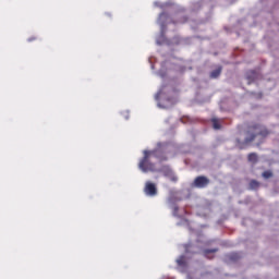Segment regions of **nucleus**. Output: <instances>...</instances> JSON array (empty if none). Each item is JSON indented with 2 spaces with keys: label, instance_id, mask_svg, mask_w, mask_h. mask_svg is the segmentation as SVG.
<instances>
[{
  "label": "nucleus",
  "instance_id": "nucleus-1",
  "mask_svg": "<svg viewBox=\"0 0 279 279\" xmlns=\"http://www.w3.org/2000/svg\"><path fill=\"white\" fill-rule=\"evenodd\" d=\"M270 134L269 130L267 128L260 125V124H253L250 125L246 132V137L244 140V143H252L256 140V136H262V138H267V135Z\"/></svg>",
  "mask_w": 279,
  "mask_h": 279
},
{
  "label": "nucleus",
  "instance_id": "nucleus-2",
  "mask_svg": "<svg viewBox=\"0 0 279 279\" xmlns=\"http://www.w3.org/2000/svg\"><path fill=\"white\" fill-rule=\"evenodd\" d=\"M156 151L144 150V157L141 159L138 167L143 173H147L149 171H156V165L149 161L150 156H155Z\"/></svg>",
  "mask_w": 279,
  "mask_h": 279
},
{
  "label": "nucleus",
  "instance_id": "nucleus-3",
  "mask_svg": "<svg viewBox=\"0 0 279 279\" xmlns=\"http://www.w3.org/2000/svg\"><path fill=\"white\" fill-rule=\"evenodd\" d=\"M158 171L159 173H162L165 178H169L170 182H178V175H175L171 167L166 165L162 166Z\"/></svg>",
  "mask_w": 279,
  "mask_h": 279
},
{
  "label": "nucleus",
  "instance_id": "nucleus-4",
  "mask_svg": "<svg viewBox=\"0 0 279 279\" xmlns=\"http://www.w3.org/2000/svg\"><path fill=\"white\" fill-rule=\"evenodd\" d=\"M209 184L210 179L205 175L196 177L193 182V186H195V189H206V186H208Z\"/></svg>",
  "mask_w": 279,
  "mask_h": 279
},
{
  "label": "nucleus",
  "instance_id": "nucleus-5",
  "mask_svg": "<svg viewBox=\"0 0 279 279\" xmlns=\"http://www.w3.org/2000/svg\"><path fill=\"white\" fill-rule=\"evenodd\" d=\"M144 193L149 197H156V195H158V187H156V183L147 181L145 183Z\"/></svg>",
  "mask_w": 279,
  "mask_h": 279
},
{
  "label": "nucleus",
  "instance_id": "nucleus-6",
  "mask_svg": "<svg viewBox=\"0 0 279 279\" xmlns=\"http://www.w3.org/2000/svg\"><path fill=\"white\" fill-rule=\"evenodd\" d=\"M217 252H219V248H207L203 251V255L205 256V258L213 260V258H215V255L211 254H217Z\"/></svg>",
  "mask_w": 279,
  "mask_h": 279
},
{
  "label": "nucleus",
  "instance_id": "nucleus-7",
  "mask_svg": "<svg viewBox=\"0 0 279 279\" xmlns=\"http://www.w3.org/2000/svg\"><path fill=\"white\" fill-rule=\"evenodd\" d=\"M259 187H260V182H258L256 180H251V182L248 184L250 191H258Z\"/></svg>",
  "mask_w": 279,
  "mask_h": 279
},
{
  "label": "nucleus",
  "instance_id": "nucleus-8",
  "mask_svg": "<svg viewBox=\"0 0 279 279\" xmlns=\"http://www.w3.org/2000/svg\"><path fill=\"white\" fill-rule=\"evenodd\" d=\"M177 264L179 267H186V257L184 255L180 256L177 259Z\"/></svg>",
  "mask_w": 279,
  "mask_h": 279
},
{
  "label": "nucleus",
  "instance_id": "nucleus-9",
  "mask_svg": "<svg viewBox=\"0 0 279 279\" xmlns=\"http://www.w3.org/2000/svg\"><path fill=\"white\" fill-rule=\"evenodd\" d=\"M219 75H221V66H219L218 69L214 70L210 73L211 80H217V77H219Z\"/></svg>",
  "mask_w": 279,
  "mask_h": 279
},
{
  "label": "nucleus",
  "instance_id": "nucleus-10",
  "mask_svg": "<svg viewBox=\"0 0 279 279\" xmlns=\"http://www.w3.org/2000/svg\"><path fill=\"white\" fill-rule=\"evenodd\" d=\"M247 160L248 162H258V155H256V153H251L247 156Z\"/></svg>",
  "mask_w": 279,
  "mask_h": 279
},
{
  "label": "nucleus",
  "instance_id": "nucleus-11",
  "mask_svg": "<svg viewBox=\"0 0 279 279\" xmlns=\"http://www.w3.org/2000/svg\"><path fill=\"white\" fill-rule=\"evenodd\" d=\"M211 123H213L214 130H221V123L219 122V119L213 118Z\"/></svg>",
  "mask_w": 279,
  "mask_h": 279
},
{
  "label": "nucleus",
  "instance_id": "nucleus-12",
  "mask_svg": "<svg viewBox=\"0 0 279 279\" xmlns=\"http://www.w3.org/2000/svg\"><path fill=\"white\" fill-rule=\"evenodd\" d=\"M263 178H265V180H269V178H274V173L270 170H266L263 172Z\"/></svg>",
  "mask_w": 279,
  "mask_h": 279
},
{
  "label": "nucleus",
  "instance_id": "nucleus-13",
  "mask_svg": "<svg viewBox=\"0 0 279 279\" xmlns=\"http://www.w3.org/2000/svg\"><path fill=\"white\" fill-rule=\"evenodd\" d=\"M160 19H167V13H161Z\"/></svg>",
  "mask_w": 279,
  "mask_h": 279
},
{
  "label": "nucleus",
  "instance_id": "nucleus-14",
  "mask_svg": "<svg viewBox=\"0 0 279 279\" xmlns=\"http://www.w3.org/2000/svg\"><path fill=\"white\" fill-rule=\"evenodd\" d=\"M165 160H167V157H161V158H159V161H160V162H165Z\"/></svg>",
  "mask_w": 279,
  "mask_h": 279
},
{
  "label": "nucleus",
  "instance_id": "nucleus-15",
  "mask_svg": "<svg viewBox=\"0 0 279 279\" xmlns=\"http://www.w3.org/2000/svg\"><path fill=\"white\" fill-rule=\"evenodd\" d=\"M33 40H36V37L28 38V43H32Z\"/></svg>",
  "mask_w": 279,
  "mask_h": 279
},
{
  "label": "nucleus",
  "instance_id": "nucleus-16",
  "mask_svg": "<svg viewBox=\"0 0 279 279\" xmlns=\"http://www.w3.org/2000/svg\"><path fill=\"white\" fill-rule=\"evenodd\" d=\"M186 21H189V19H187V17H184V20H183V21H180V23H186Z\"/></svg>",
  "mask_w": 279,
  "mask_h": 279
},
{
  "label": "nucleus",
  "instance_id": "nucleus-17",
  "mask_svg": "<svg viewBox=\"0 0 279 279\" xmlns=\"http://www.w3.org/2000/svg\"><path fill=\"white\" fill-rule=\"evenodd\" d=\"M162 95V92H158L157 97H160Z\"/></svg>",
  "mask_w": 279,
  "mask_h": 279
},
{
  "label": "nucleus",
  "instance_id": "nucleus-18",
  "mask_svg": "<svg viewBox=\"0 0 279 279\" xmlns=\"http://www.w3.org/2000/svg\"><path fill=\"white\" fill-rule=\"evenodd\" d=\"M161 27L165 29V24H161Z\"/></svg>",
  "mask_w": 279,
  "mask_h": 279
}]
</instances>
